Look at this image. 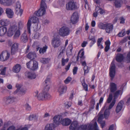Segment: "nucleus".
<instances>
[{"instance_id":"nucleus-1","label":"nucleus","mask_w":130,"mask_h":130,"mask_svg":"<svg viewBox=\"0 0 130 130\" xmlns=\"http://www.w3.org/2000/svg\"><path fill=\"white\" fill-rule=\"evenodd\" d=\"M46 8L47 6L44 1L41 0L40 8L38 11L35 12V14L38 17L43 15L45 13V9Z\"/></svg>"},{"instance_id":"nucleus-2","label":"nucleus","mask_w":130,"mask_h":130,"mask_svg":"<svg viewBox=\"0 0 130 130\" xmlns=\"http://www.w3.org/2000/svg\"><path fill=\"white\" fill-rule=\"evenodd\" d=\"M38 93V91H36L34 93V95L35 97H37L38 99L39 100H43L45 99H49L51 97V96L46 92H43L42 91L37 96V94Z\"/></svg>"},{"instance_id":"nucleus-3","label":"nucleus","mask_w":130,"mask_h":130,"mask_svg":"<svg viewBox=\"0 0 130 130\" xmlns=\"http://www.w3.org/2000/svg\"><path fill=\"white\" fill-rule=\"evenodd\" d=\"M70 32V30L69 28L63 26L60 29L59 34L61 36L64 37L68 35Z\"/></svg>"},{"instance_id":"nucleus-4","label":"nucleus","mask_w":130,"mask_h":130,"mask_svg":"<svg viewBox=\"0 0 130 130\" xmlns=\"http://www.w3.org/2000/svg\"><path fill=\"white\" fill-rule=\"evenodd\" d=\"M26 65L28 68L33 71L36 70L38 67V62L35 61L30 60L26 63Z\"/></svg>"},{"instance_id":"nucleus-5","label":"nucleus","mask_w":130,"mask_h":130,"mask_svg":"<svg viewBox=\"0 0 130 130\" xmlns=\"http://www.w3.org/2000/svg\"><path fill=\"white\" fill-rule=\"evenodd\" d=\"M31 21L34 23H36L38 22L39 20L38 18L35 16H33L31 18V19L28 20L27 23V29L28 34H30V28L31 26Z\"/></svg>"},{"instance_id":"nucleus-6","label":"nucleus","mask_w":130,"mask_h":130,"mask_svg":"<svg viewBox=\"0 0 130 130\" xmlns=\"http://www.w3.org/2000/svg\"><path fill=\"white\" fill-rule=\"evenodd\" d=\"M18 99L16 97L12 96H9L5 97L3 99L4 102L6 104L12 103L17 101Z\"/></svg>"},{"instance_id":"nucleus-7","label":"nucleus","mask_w":130,"mask_h":130,"mask_svg":"<svg viewBox=\"0 0 130 130\" xmlns=\"http://www.w3.org/2000/svg\"><path fill=\"white\" fill-rule=\"evenodd\" d=\"M66 9L67 10H73L77 8L75 3L73 1H70L66 5Z\"/></svg>"},{"instance_id":"nucleus-8","label":"nucleus","mask_w":130,"mask_h":130,"mask_svg":"<svg viewBox=\"0 0 130 130\" xmlns=\"http://www.w3.org/2000/svg\"><path fill=\"white\" fill-rule=\"evenodd\" d=\"M116 73L115 66L114 62L112 61L110 65V69L109 75L111 77V79H112L115 76Z\"/></svg>"},{"instance_id":"nucleus-9","label":"nucleus","mask_w":130,"mask_h":130,"mask_svg":"<svg viewBox=\"0 0 130 130\" xmlns=\"http://www.w3.org/2000/svg\"><path fill=\"white\" fill-rule=\"evenodd\" d=\"M17 29L18 27L16 26L13 25L10 26L7 32V36L9 37L12 36L15 32Z\"/></svg>"},{"instance_id":"nucleus-10","label":"nucleus","mask_w":130,"mask_h":130,"mask_svg":"<svg viewBox=\"0 0 130 130\" xmlns=\"http://www.w3.org/2000/svg\"><path fill=\"white\" fill-rule=\"evenodd\" d=\"M52 44L54 48L59 46L60 44V41L59 38L57 37L54 38L52 40Z\"/></svg>"},{"instance_id":"nucleus-11","label":"nucleus","mask_w":130,"mask_h":130,"mask_svg":"<svg viewBox=\"0 0 130 130\" xmlns=\"http://www.w3.org/2000/svg\"><path fill=\"white\" fill-rule=\"evenodd\" d=\"M10 56V54L6 51H4L0 55V59L3 61L8 59Z\"/></svg>"},{"instance_id":"nucleus-12","label":"nucleus","mask_w":130,"mask_h":130,"mask_svg":"<svg viewBox=\"0 0 130 130\" xmlns=\"http://www.w3.org/2000/svg\"><path fill=\"white\" fill-rule=\"evenodd\" d=\"M78 19V14L77 12H74L71 17V21L73 24L76 23Z\"/></svg>"},{"instance_id":"nucleus-13","label":"nucleus","mask_w":130,"mask_h":130,"mask_svg":"<svg viewBox=\"0 0 130 130\" xmlns=\"http://www.w3.org/2000/svg\"><path fill=\"white\" fill-rule=\"evenodd\" d=\"M25 74V76L29 79H35L36 77V75L35 74L28 71L26 72Z\"/></svg>"},{"instance_id":"nucleus-14","label":"nucleus","mask_w":130,"mask_h":130,"mask_svg":"<svg viewBox=\"0 0 130 130\" xmlns=\"http://www.w3.org/2000/svg\"><path fill=\"white\" fill-rule=\"evenodd\" d=\"M124 104L123 101L121 100L118 103L116 109V111L117 113L119 112L121 110Z\"/></svg>"},{"instance_id":"nucleus-15","label":"nucleus","mask_w":130,"mask_h":130,"mask_svg":"<svg viewBox=\"0 0 130 130\" xmlns=\"http://www.w3.org/2000/svg\"><path fill=\"white\" fill-rule=\"evenodd\" d=\"M18 48V44L15 43L12 45L11 49V54L13 55L17 51Z\"/></svg>"},{"instance_id":"nucleus-16","label":"nucleus","mask_w":130,"mask_h":130,"mask_svg":"<svg viewBox=\"0 0 130 130\" xmlns=\"http://www.w3.org/2000/svg\"><path fill=\"white\" fill-rule=\"evenodd\" d=\"M25 31L21 36L20 41L23 43H26L27 42L28 38L27 35Z\"/></svg>"},{"instance_id":"nucleus-17","label":"nucleus","mask_w":130,"mask_h":130,"mask_svg":"<svg viewBox=\"0 0 130 130\" xmlns=\"http://www.w3.org/2000/svg\"><path fill=\"white\" fill-rule=\"evenodd\" d=\"M0 2L2 4L6 6H10L12 4L11 0H0Z\"/></svg>"},{"instance_id":"nucleus-18","label":"nucleus","mask_w":130,"mask_h":130,"mask_svg":"<svg viewBox=\"0 0 130 130\" xmlns=\"http://www.w3.org/2000/svg\"><path fill=\"white\" fill-rule=\"evenodd\" d=\"M6 13L7 16L9 18H12L13 17L14 13L13 11L10 9L8 8L6 9Z\"/></svg>"},{"instance_id":"nucleus-19","label":"nucleus","mask_w":130,"mask_h":130,"mask_svg":"<svg viewBox=\"0 0 130 130\" xmlns=\"http://www.w3.org/2000/svg\"><path fill=\"white\" fill-rule=\"evenodd\" d=\"M125 1V0H115L114 2L115 6L116 8H120L122 4Z\"/></svg>"},{"instance_id":"nucleus-20","label":"nucleus","mask_w":130,"mask_h":130,"mask_svg":"<svg viewBox=\"0 0 130 130\" xmlns=\"http://www.w3.org/2000/svg\"><path fill=\"white\" fill-rule=\"evenodd\" d=\"M53 119L54 123L57 125L59 124L62 120L60 117L59 116H55Z\"/></svg>"},{"instance_id":"nucleus-21","label":"nucleus","mask_w":130,"mask_h":130,"mask_svg":"<svg viewBox=\"0 0 130 130\" xmlns=\"http://www.w3.org/2000/svg\"><path fill=\"white\" fill-rule=\"evenodd\" d=\"M107 25L105 29L107 33H109L112 31L113 29V25L107 23Z\"/></svg>"},{"instance_id":"nucleus-22","label":"nucleus","mask_w":130,"mask_h":130,"mask_svg":"<svg viewBox=\"0 0 130 130\" xmlns=\"http://www.w3.org/2000/svg\"><path fill=\"white\" fill-rule=\"evenodd\" d=\"M110 91L111 93H113L117 90V86L114 83H111L110 84Z\"/></svg>"},{"instance_id":"nucleus-23","label":"nucleus","mask_w":130,"mask_h":130,"mask_svg":"<svg viewBox=\"0 0 130 130\" xmlns=\"http://www.w3.org/2000/svg\"><path fill=\"white\" fill-rule=\"evenodd\" d=\"M78 123L77 121H73L71 124L70 126V130H75L77 129V127L78 126Z\"/></svg>"},{"instance_id":"nucleus-24","label":"nucleus","mask_w":130,"mask_h":130,"mask_svg":"<svg viewBox=\"0 0 130 130\" xmlns=\"http://www.w3.org/2000/svg\"><path fill=\"white\" fill-rule=\"evenodd\" d=\"M71 122V120L69 119H62L61 123L63 125L68 126L70 124Z\"/></svg>"},{"instance_id":"nucleus-25","label":"nucleus","mask_w":130,"mask_h":130,"mask_svg":"<svg viewBox=\"0 0 130 130\" xmlns=\"http://www.w3.org/2000/svg\"><path fill=\"white\" fill-rule=\"evenodd\" d=\"M21 7V4L18 1L16 4L15 11L17 12H20L21 14L23 12V10L20 9Z\"/></svg>"},{"instance_id":"nucleus-26","label":"nucleus","mask_w":130,"mask_h":130,"mask_svg":"<svg viewBox=\"0 0 130 130\" xmlns=\"http://www.w3.org/2000/svg\"><path fill=\"white\" fill-rule=\"evenodd\" d=\"M47 48V47L46 46H43L42 48H41L39 47H38L36 48V50L37 51H38L39 50V53L40 54H43L46 52Z\"/></svg>"},{"instance_id":"nucleus-27","label":"nucleus","mask_w":130,"mask_h":130,"mask_svg":"<svg viewBox=\"0 0 130 130\" xmlns=\"http://www.w3.org/2000/svg\"><path fill=\"white\" fill-rule=\"evenodd\" d=\"M36 54L35 52H31L28 54L27 57L30 59L33 60L36 57Z\"/></svg>"},{"instance_id":"nucleus-28","label":"nucleus","mask_w":130,"mask_h":130,"mask_svg":"<svg viewBox=\"0 0 130 130\" xmlns=\"http://www.w3.org/2000/svg\"><path fill=\"white\" fill-rule=\"evenodd\" d=\"M7 31V28L5 27H0V36H2L5 34Z\"/></svg>"},{"instance_id":"nucleus-29","label":"nucleus","mask_w":130,"mask_h":130,"mask_svg":"<svg viewBox=\"0 0 130 130\" xmlns=\"http://www.w3.org/2000/svg\"><path fill=\"white\" fill-rule=\"evenodd\" d=\"M21 69V67L20 64H17L15 65L13 68V71L15 73H18Z\"/></svg>"},{"instance_id":"nucleus-30","label":"nucleus","mask_w":130,"mask_h":130,"mask_svg":"<svg viewBox=\"0 0 130 130\" xmlns=\"http://www.w3.org/2000/svg\"><path fill=\"white\" fill-rule=\"evenodd\" d=\"M66 90V87L63 85H61L58 89V91L60 94L63 93Z\"/></svg>"},{"instance_id":"nucleus-31","label":"nucleus","mask_w":130,"mask_h":130,"mask_svg":"<svg viewBox=\"0 0 130 130\" xmlns=\"http://www.w3.org/2000/svg\"><path fill=\"white\" fill-rule=\"evenodd\" d=\"M124 58V56L122 54H118L117 55L116 60L118 62H121Z\"/></svg>"},{"instance_id":"nucleus-32","label":"nucleus","mask_w":130,"mask_h":130,"mask_svg":"<svg viewBox=\"0 0 130 130\" xmlns=\"http://www.w3.org/2000/svg\"><path fill=\"white\" fill-rule=\"evenodd\" d=\"M121 92L120 90H118L115 91L113 94L114 98L113 100L116 101V99L117 98L120 94V92Z\"/></svg>"},{"instance_id":"nucleus-33","label":"nucleus","mask_w":130,"mask_h":130,"mask_svg":"<svg viewBox=\"0 0 130 130\" xmlns=\"http://www.w3.org/2000/svg\"><path fill=\"white\" fill-rule=\"evenodd\" d=\"M1 25L3 26H7L9 24V21L7 20L2 19L0 21Z\"/></svg>"},{"instance_id":"nucleus-34","label":"nucleus","mask_w":130,"mask_h":130,"mask_svg":"<svg viewBox=\"0 0 130 130\" xmlns=\"http://www.w3.org/2000/svg\"><path fill=\"white\" fill-rule=\"evenodd\" d=\"M54 125V124H47L45 127V130H53L52 128Z\"/></svg>"},{"instance_id":"nucleus-35","label":"nucleus","mask_w":130,"mask_h":130,"mask_svg":"<svg viewBox=\"0 0 130 130\" xmlns=\"http://www.w3.org/2000/svg\"><path fill=\"white\" fill-rule=\"evenodd\" d=\"M103 112L104 110L102 109L99 113V114H100V115L98 118V121H102V119L104 118V114H103Z\"/></svg>"},{"instance_id":"nucleus-36","label":"nucleus","mask_w":130,"mask_h":130,"mask_svg":"<svg viewBox=\"0 0 130 130\" xmlns=\"http://www.w3.org/2000/svg\"><path fill=\"white\" fill-rule=\"evenodd\" d=\"M14 33L15 34L13 36L14 38L15 39L18 38L21 34V32L20 30L18 29H17Z\"/></svg>"},{"instance_id":"nucleus-37","label":"nucleus","mask_w":130,"mask_h":130,"mask_svg":"<svg viewBox=\"0 0 130 130\" xmlns=\"http://www.w3.org/2000/svg\"><path fill=\"white\" fill-rule=\"evenodd\" d=\"M107 26V24H104L102 23H99L98 25V26L100 28L103 29H105Z\"/></svg>"},{"instance_id":"nucleus-38","label":"nucleus","mask_w":130,"mask_h":130,"mask_svg":"<svg viewBox=\"0 0 130 130\" xmlns=\"http://www.w3.org/2000/svg\"><path fill=\"white\" fill-rule=\"evenodd\" d=\"M87 125H82L79 126L77 128V130H86L87 128Z\"/></svg>"},{"instance_id":"nucleus-39","label":"nucleus","mask_w":130,"mask_h":130,"mask_svg":"<svg viewBox=\"0 0 130 130\" xmlns=\"http://www.w3.org/2000/svg\"><path fill=\"white\" fill-rule=\"evenodd\" d=\"M104 112V118L106 119L110 115V111L109 109H106Z\"/></svg>"},{"instance_id":"nucleus-40","label":"nucleus","mask_w":130,"mask_h":130,"mask_svg":"<svg viewBox=\"0 0 130 130\" xmlns=\"http://www.w3.org/2000/svg\"><path fill=\"white\" fill-rule=\"evenodd\" d=\"M50 60V59L49 58H43L41 59L40 61L41 63L45 64L48 63Z\"/></svg>"},{"instance_id":"nucleus-41","label":"nucleus","mask_w":130,"mask_h":130,"mask_svg":"<svg viewBox=\"0 0 130 130\" xmlns=\"http://www.w3.org/2000/svg\"><path fill=\"white\" fill-rule=\"evenodd\" d=\"M95 104V101L94 100V99H92L91 101V105L90 107V109H93L94 108Z\"/></svg>"},{"instance_id":"nucleus-42","label":"nucleus","mask_w":130,"mask_h":130,"mask_svg":"<svg viewBox=\"0 0 130 130\" xmlns=\"http://www.w3.org/2000/svg\"><path fill=\"white\" fill-rule=\"evenodd\" d=\"M45 87L44 88V90L43 91V92H46L47 93V92L49 90L50 88V85H47V84H44Z\"/></svg>"},{"instance_id":"nucleus-43","label":"nucleus","mask_w":130,"mask_h":130,"mask_svg":"<svg viewBox=\"0 0 130 130\" xmlns=\"http://www.w3.org/2000/svg\"><path fill=\"white\" fill-rule=\"evenodd\" d=\"M112 99V94L110 93L107 99V102L108 103L110 102Z\"/></svg>"},{"instance_id":"nucleus-44","label":"nucleus","mask_w":130,"mask_h":130,"mask_svg":"<svg viewBox=\"0 0 130 130\" xmlns=\"http://www.w3.org/2000/svg\"><path fill=\"white\" fill-rule=\"evenodd\" d=\"M69 60V59L67 58L66 59L63 58H62L61 60V65L62 66H64L65 64V63L67 62Z\"/></svg>"},{"instance_id":"nucleus-45","label":"nucleus","mask_w":130,"mask_h":130,"mask_svg":"<svg viewBox=\"0 0 130 130\" xmlns=\"http://www.w3.org/2000/svg\"><path fill=\"white\" fill-rule=\"evenodd\" d=\"M18 29H22L24 25L23 23L21 21H20L18 23Z\"/></svg>"},{"instance_id":"nucleus-46","label":"nucleus","mask_w":130,"mask_h":130,"mask_svg":"<svg viewBox=\"0 0 130 130\" xmlns=\"http://www.w3.org/2000/svg\"><path fill=\"white\" fill-rule=\"evenodd\" d=\"M116 102V101L112 100V102L109 105V107L108 108V109H109H109H111L112 107L114 106V105L115 103Z\"/></svg>"},{"instance_id":"nucleus-47","label":"nucleus","mask_w":130,"mask_h":130,"mask_svg":"<svg viewBox=\"0 0 130 130\" xmlns=\"http://www.w3.org/2000/svg\"><path fill=\"white\" fill-rule=\"evenodd\" d=\"M84 52L83 51L81 52V54L80 55L79 57L80 58V60H84L85 58V57L84 56Z\"/></svg>"},{"instance_id":"nucleus-48","label":"nucleus","mask_w":130,"mask_h":130,"mask_svg":"<svg viewBox=\"0 0 130 130\" xmlns=\"http://www.w3.org/2000/svg\"><path fill=\"white\" fill-rule=\"evenodd\" d=\"M98 122L100 124L102 128H103L105 125V121L104 120H102Z\"/></svg>"},{"instance_id":"nucleus-49","label":"nucleus","mask_w":130,"mask_h":130,"mask_svg":"<svg viewBox=\"0 0 130 130\" xmlns=\"http://www.w3.org/2000/svg\"><path fill=\"white\" fill-rule=\"evenodd\" d=\"M72 48L73 47L72 45V44H70L69 45L68 47L67 48V51L68 52L69 51V53H71Z\"/></svg>"},{"instance_id":"nucleus-50","label":"nucleus","mask_w":130,"mask_h":130,"mask_svg":"<svg viewBox=\"0 0 130 130\" xmlns=\"http://www.w3.org/2000/svg\"><path fill=\"white\" fill-rule=\"evenodd\" d=\"M84 74L88 73L89 71V69L87 66H85L84 67Z\"/></svg>"},{"instance_id":"nucleus-51","label":"nucleus","mask_w":130,"mask_h":130,"mask_svg":"<svg viewBox=\"0 0 130 130\" xmlns=\"http://www.w3.org/2000/svg\"><path fill=\"white\" fill-rule=\"evenodd\" d=\"M94 126H93V125L91 124H90L88 127H87V130H94Z\"/></svg>"},{"instance_id":"nucleus-52","label":"nucleus","mask_w":130,"mask_h":130,"mask_svg":"<svg viewBox=\"0 0 130 130\" xmlns=\"http://www.w3.org/2000/svg\"><path fill=\"white\" fill-rule=\"evenodd\" d=\"M25 107L27 111H30L31 109V106L28 104H25Z\"/></svg>"},{"instance_id":"nucleus-53","label":"nucleus","mask_w":130,"mask_h":130,"mask_svg":"<svg viewBox=\"0 0 130 130\" xmlns=\"http://www.w3.org/2000/svg\"><path fill=\"white\" fill-rule=\"evenodd\" d=\"M6 67H4L1 71L0 74L1 75H4L6 74Z\"/></svg>"},{"instance_id":"nucleus-54","label":"nucleus","mask_w":130,"mask_h":130,"mask_svg":"<svg viewBox=\"0 0 130 130\" xmlns=\"http://www.w3.org/2000/svg\"><path fill=\"white\" fill-rule=\"evenodd\" d=\"M20 93L22 95L25 94L26 92V90L25 89H21L19 91Z\"/></svg>"},{"instance_id":"nucleus-55","label":"nucleus","mask_w":130,"mask_h":130,"mask_svg":"<svg viewBox=\"0 0 130 130\" xmlns=\"http://www.w3.org/2000/svg\"><path fill=\"white\" fill-rule=\"evenodd\" d=\"M72 78L70 77H68L64 81V82L66 84H67L71 80Z\"/></svg>"},{"instance_id":"nucleus-56","label":"nucleus","mask_w":130,"mask_h":130,"mask_svg":"<svg viewBox=\"0 0 130 130\" xmlns=\"http://www.w3.org/2000/svg\"><path fill=\"white\" fill-rule=\"evenodd\" d=\"M45 84H47L48 85H50L51 83L50 82V79L49 78H46V79L45 81Z\"/></svg>"},{"instance_id":"nucleus-57","label":"nucleus","mask_w":130,"mask_h":130,"mask_svg":"<svg viewBox=\"0 0 130 130\" xmlns=\"http://www.w3.org/2000/svg\"><path fill=\"white\" fill-rule=\"evenodd\" d=\"M39 36V33L38 32H35L34 33V38L35 39H37L38 38Z\"/></svg>"},{"instance_id":"nucleus-58","label":"nucleus","mask_w":130,"mask_h":130,"mask_svg":"<svg viewBox=\"0 0 130 130\" xmlns=\"http://www.w3.org/2000/svg\"><path fill=\"white\" fill-rule=\"evenodd\" d=\"M97 8H99V10H100V11L99 12L100 13V14H102L103 13H104L105 12L101 8H99V7H96V8L95 9V10H96V9Z\"/></svg>"},{"instance_id":"nucleus-59","label":"nucleus","mask_w":130,"mask_h":130,"mask_svg":"<svg viewBox=\"0 0 130 130\" xmlns=\"http://www.w3.org/2000/svg\"><path fill=\"white\" fill-rule=\"evenodd\" d=\"M77 70L78 68L77 67H74L73 69V73L74 75H75L76 74Z\"/></svg>"},{"instance_id":"nucleus-60","label":"nucleus","mask_w":130,"mask_h":130,"mask_svg":"<svg viewBox=\"0 0 130 130\" xmlns=\"http://www.w3.org/2000/svg\"><path fill=\"white\" fill-rule=\"evenodd\" d=\"M83 86L84 87V90L86 91H87L88 90V86L85 83L82 84Z\"/></svg>"},{"instance_id":"nucleus-61","label":"nucleus","mask_w":130,"mask_h":130,"mask_svg":"<svg viewBox=\"0 0 130 130\" xmlns=\"http://www.w3.org/2000/svg\"><path fill=\"white\" fill-rule=\"evenodd\" d=\"M94 130H99L98 128V126L96 122H95L94 123Z\"/></svg>"},{"instance_id":"nucleus-62","label":"nucleus","mask_w":130,"mask_h":130,"mask_svg":"<svg viewBox=\"0 0 130 130\" xmlns=\"http://www.w3.org/2000/svg\"><path fill=\"white\" fill-rule=\"evenodd\" d=\"M88 39L90 40H91L92 41H95V37L94 36H92L90 37L89 36L88 37Z\"/></svg>"},{"instance_id":"nucleus-63","label":"nucleus","mask_w":130,"mask_h":130,"mask_svg":"<svg viewBox=\"0 0 130 130\" xmlns=\"http://www.w3.org/2000/svg\"><path fill=\"white\" fill-rule=\"evenodd\" d=\"M49 22V21L48 20H46L42 21V23L44 25H46L48 24Z\"/></svg>"},{"instance_id":"nucleus-64","label":"nucleus","mask_w":130,"mask_h":130,"mask_svg":"<svg viewBox=\"0 0 130 130\" xmlns=\"http://www.w3.org/2000/svg\"><path fill=\"white\" fill-rule=\"evenodd\" d=\"M15 127L13 126H10L7 129V130H15Z\"/></svg>"}]
</instances>
